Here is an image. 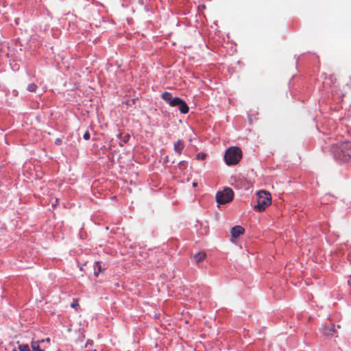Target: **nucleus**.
<instances>
[{"label": "nucleus", "instance_id": "nucleus-10", "mask_svg": "<svg viewBox=\"0 0 351 351\" xmlns=\"http://www.w3.org/2000/svg\"><path fill=\"white\" fill-rule=\"evenodd\" d=\"M206 257V253L200 252L194 255V261L196 263L202 261Z\"/></svg>", "mask_w": 351, "mask_h": 351}, {"label": "nucleus", "instance_id": "nucleus-3", "mask_svg": "<svg viewBox=\"0 0 351 351\" xmlns=\"http://www.w3.org/2000/svg\"><path fill=\"white\" fill-rule=\"evenodd\" d=\"M256 195L257 204L254 206V209L258 212H263L271 204V194L265 191H260Z\"/></svg>", "mask_w": 351, "mask_h": 351}, {"label": "nucleus", "instance_id": "nucleus-9", "mask_svg": "<svg viewBox=\"0 0 351 351\" xmlns=\"http://www.w3.org/2000/svg\"><path fill=\"white\" fill-rule=\"evenodd\" d=\"M104 269L102 268L100 263L96 262L94 265V276L97 277L99 274L102 272Z\"/></svg>", "mask_w": 351, "mask_h": 351}, {"label": "nucleus", "instance_id": "nucleus-18", "mask_svg": "<svg viewBox=\"0 0 351 351\" xmlns=\"http://www.w3.org/2000/svg\"><path fill=\"white\" fill-rule=\"evenodd\" d=\"M86 351H97V350L95 349H94V350L92 349V350H87Z\"/></svg>", "mask_w": 351, "mask_h": 351}, {"label": "nucleus", "instance_id": "nucleus-11", "mask_svg": "<svg viewBox=\"0 0 351 351\" xmlns=\"http://www.w3.org/2000/svg\"><path fill=\"white\" fill-rule=\"evenodd\" d=\"M335 332V329L333 326H326L324 329L323 334L326 336H331Z\"/></svg>", "mask_w": 351, "mask_h": 351}, {"label": "nucleus", "instance_id": "nucleus-2", "mask_svg": "<svg viewBox=\"0 0 351 351\" xmlns=\"http://www.w3.org/2000/svg\"><path fill=\"white\" fill-rule=\"evenodd\" d=\"M161 97L171 106H177L181 113L186 114L189 112V106L186 103L180 98L173 97L169 92H164Z\"/></svg>", "mask_w": 351, "mask_h": 351}, {"label": "nucleus", "instance_id": "nucleus-8", "mask_svg": "<svg viewBox=\"0 0 351 351\" xmlns=\"http://www.w3.org/2000/svg\"><path fill=\"white\" fill-rule=\"evenodd\" d=\"M44 340L32 341V351H45V349L41 346V344L44 343Z\"/></svg>", "mask_w": 351, "mask_h": 351}, {"label": "nucleus", "instance_id": "nucleus-14", "mask_svg": "<svg viewBox=\"0 0 351 351\" xmlns=\"http://www.w3.org/2000/svg\"><path fill=\"white\" fill-rule=\"evenodd\" d=\"M90 133L87 131L86 132L84 135H83V138L85 139V140H89L90 139Z\"/></svg>", "mask_w": 351, "mask_h": 351}, {"label": "nucleus", "instance_id": "nucleus-15", "mask_svg": "<svg viewBox=\"0 0 351 351\" xmlns=\"http://www.w3.org/2000/svg\"><path fill=\"white\" fill-rule=\"evenodd\" d=\"M79 306V304H78V302L76 300V301H74L71 303V306L72 308H76L77 306Z\"/></svg>", "mask_w": 351, "mask_h": 351}, {"label": "nucleus", "instance_id": "nucleus-5", "mask_svg": "<svg viewBox=\"0 0 351 351\" xmlns=\"http://www.w3.org/2000/svg\"><path fill=\"white\" fill-rule=\"evenodd\" d=\"M234 197V192L230 188H226L216 194V200L220 204L231 202Z\"/></svg>", "mask_w": 351, "mask_h": 351}, {"label": "nucleus", "instance_id": "nucleus-13", "mask_svg": "<svg viewBox=\"0 0 351 351\" xmlns=\"http://www.w3.org/2000/svg\"><path fill=\"white\" fill-rule=\"evenodd\" d=\"M206 157V154L203 152H199L197 154L196 158L198 160H204Z\"/></svg>", "mask_w": 351, "mask_h": 351}, {"label": "nucleus", "instance_id": "nucleus-7", "mask_svg": "<svg viewBox=\"0 0 351 351\" xmlns=\"http://www.w3.org/2000/svg\"><path fill=\"white\" fill-rule=\"evenodd\" d=\"M184 145L182 140H178L174 143L173 149L176 153L178 155L182 154V150L184 149Z\"/></svg>", "mask_w": 351, "mask_h": 351}, {"label": "nucleus", "instance_id": "nucleus-1", "mask_svg": "<svg viewBox=\"0 0 351 351\" xmlns=\"http://www.w3.org/2000/svg\"><path fill=\"white\" fill-rule=\"evenodd\" d=\"M330 152L335 160L340 162L351 161V142L344 141L335 144L330 147Z\"/></svg>", "mask_w": 351, "mask_h": 351}, {"label": "nucleus", "instance_id": "nucleus-20", "mask_svg": "<svg viewBox=\"0 0 351 351\" xmlns=\"http://www.w3.org/2000/svg\"><path fill=\"white\" fill-rule=\"evenodd\" d=\"M12 351H18L16 349H13Z\"/></svg>", "mask_w": 351, "mask_h": 351}, {"label": "nucleus", "instance_id": "nucleus-6", "mask_svg": "<svg viewBox=\"0 0 351 351\" xmlns=\"http://www.w3.org/2000/svg\"><path fill=\"white\" fill-rule=\"evenodd\" d=\"M245 229L241 226H236L231 229V241L234 242V239L243 234Z\"/></svg>", "mask_w": 351, "mask_h": 351}, {"label": "nucleus", "instance_id": "nucleus-19", "mask_svg": "<svg viewBox=\"0 0 351 351\" xmlns=\"http://www.w3.org/2000/svg\"><path fill=\"white\" fill-rule=\"evenodd\" d=\"M46 341H47V342H49V341H50V339H49V338H47V339H46Z\"/></svg>", "mask_w": 351, "mask_h": 351}, {"label": "nucleus", "instance_id": "nucleus-16", "mask_svg": "<svg viewBox=\"0 0 351 351\" xmlns=\"http://www.w3.org/2000/svg\"><path fill=\"white\" fill-rule=\"evenodd\" d=\"M348 283L349 285V286L351 287V277L350 278V279L348 280Z\"/></svg>", "mask_w": 351, "mask_h": 351}, {"label": "nucleus", "instance_id": "nucleus-17", "mask_svg": "<svg viewBox=\"0 0 351 351\" xmlns=\"http://www.w3.org/2000/svg\"><path fill=\"white\" fill-rule=\"evenodd\" d=\"M193 186H197V183H196V182H193Z\"/></svg>", "mask_w": 351, "mask_h": 351}, {"label": "nucleus", "instance_id": "nucleus-4", "mask_svg": "<svg viewBox=\"0 0 351 351\" xmlns=\"http://www.w3.org/2000/svg\"><path fill=\"white\" fill-rule=\"evenodd\" d=\"M242 158L241 149L238 147L228 148L224 155V160L228 165H237Z\"/></svg>", "mask_w": 351, "mask_h": 351}, {"label": "nucleus", "instance_id": "nucleus-12", "mask_svg": "<svg viewBox=\"0 0 351 351\" xmlns=\"http://www.w3.org/2000/svg\"><path fill=\"white\" fill-rule=\"evenodd\" d=\"M27 89L29 92H35L37 89V86L34 83L28 84Z\"/></svg>", "mask_w": 351, "mask_h": 351}]
</instances>
